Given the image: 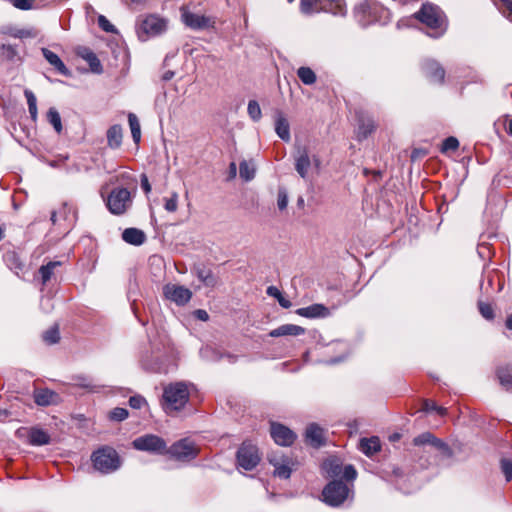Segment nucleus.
<instances>
[{
	"label": "nucleus",
	"instance_id": "1",
	"mask_svg": "<svg viewBox=\"0 0 512 512\" xmlns=\"http://www.w3.org/2000/svg\"><path fill=\"white\" fill-rule=\"evenodd\" d=\"M188 386L183 382L170 383L163 388L161 406L165 413L172 414L182 410L189 401Z\"/></svg>",
	"mask_w": 512,
	"mask_h": 512
},
{
	"label": "nucleus",
	"instance_id": "2",
	"mask_svg": "<svg viewBox=\"0 0 512 512\" xmlns=\"http://www.w3.org/2000/svg\"><path fill=\"white\" fill-rule=\"evenodd\" d=\"M415 17L428 28L427 34L430 37L438 38L446 30L444 19L439 7L424 3L421 9L415 14Z\"/></svg>",
	"mask_w": 512,
	"mask_h": 512
},
{
	"label": "nucleus",
	"instance_id": "3",
	"mask_svg": "<svg viewBox=\"0 0 512 512\" xmlns=\"http://www.w3.org/2000/svg\"><path fill=\"white\" fill-rule=\"evenodd\" d=\"M323 501L332 507L342 505L347 499L353 496L352 487H349L341 480L330 481L322 491Z\"/></svg>",
	"mask_w": 512,
	"mask_h": 512
},
{
	"label": "nucleus",
	"instance_id": "4",
	"mask_svg": "<svg viewBox=\"0 0 512 512\" xmlns=\"http://www.w3.org/2000/svg\"><path fill=\"white\" fill-rule=\"evenodd\" d=\"M91 460L94 468L105 474L114 472L121 465V461L116 450L108 446H104L93 452Z\"/></svg>",
	"mask_w": 512,
	"mask_h": 512
},
{
	"label": "nucleus",
	"instance_id": "5",
	"mask_svg": "<svg viewBox=\"0 0 512 512\" xmlns=\"http://www.w3.org/2000/svg\"><path fill=\"white\" fill-rule=\"evenodd\" d=\"M300 10L306 15L328 12L333 15H344L341 0H301Z\"/></svg>",
	"mask_w": 512,
	"mask_h": 512
},
{
	"label": "nucleus",
	"instance_id": "6",
	"mask_svg": "<svg viewBox=\"0 0 512 512\" xmlns=\"http://www.w3.org/2000/svg\"><path fill=\"white\" fill-rule=\"evenodd\" d=\"M166 454H169L175 460L188 462L198 456L199 447L190 438H183L167 447Z\"/></svg>",
	"mask_w": 512,
	"mask_h": 512
},
{
	"label": "nucleus",
	"instance_id": "7",
	"mask_svg": "<svg viewBox=\"0 0 512 512\" xmlns=\"http://www.w3.org/2000/svg\"><path fill=\"white\" fill-rule=\"evenodd\" d=\"M106 205L112 214H124L132 205L131 192L126 188L113 189L107 197Z\"/></svg>",
	"mask_w": 512,
	"mask_h": 512
},
{
	"label": "nucleus",
	"instance_id": "8",
	"mask_svg": "<svg viewBox=\"0 0 512 512\" xmlns=\"http://www.w3.org/2000/svg\"><path fill=\"white\" fill-rule=\"evenodd\" d=\"M295 170L302 179H307L309 169L312 163L316 168L320 166V159L318 156H310L309 149L304 145H296L293 153Z\"/></svg>",
	"mask_w": 512,
	"mask_h": 512
},
{
	"label": "nucleus",
	"instance_id": "9",
	"mask_svg": "<svg viewBox=\"0 0 512 512\" xmlns=\"http://www.w3.org/2000/svg\"><path fill=\"white\" fill-rule=\"evenodd\" d=\"M322 467L330 478L342 476L346 481H354L357 477V471L353 465L343 467L340 459L336 457L325 460Z\"/></svg>",
	"mask_w": 512,
	"mask_h": 512
},
{
	"label": "nucleus",
	"instance_id": "10",
	"mask_svg": "<svg viewBox=\"0 0 512 512\" xmlns=\"http://www.w3.org/2000/svg\"><path fill=\"white\" fill-rule=\"evenodd\" d=\"M236 459L239 467L250 471L259 464L261 458L254 444L243 442L237 451Z\"/></svg>",
	"mask_w": 512,
	"mask_h": 512
},
{
	"label": "nucleus",
	"instance_id": "11",
	"mask_svg": "<svg viewBox=\"0 0 512 512\" xmlns=\"http://www.w3.org/2000/svg\"><path fill=\"white\" fill-rule=\"evenodd\" d=\"M133 447L139 451H146L153 454H166L167 443L165 440L154 434H146L133 441Z\"/></svg>",
	"mask_w": 512,
	"mask_h": 512
},
{
	"label": "nucleus",
	"instance_id": "12",
	"mask_svg": "<svg viewBox=\"0 0 512 512\" xmlns=\"http://www.w3.org/2000/svg\"><path fill=\"white\" fill-rule=\"evenodd\" d=\"M181 19L187 27L193 30H205L213 28L215 24L213 18L193 13L186 7L181 8Z\"/></svg>",
	"mask_w": 512,
	"mask_h": 512
},
{
	"label": "nucleus",
	"instance_id": "13",
	"mask_svg": "<svg viewBox=\"0 0 512 512\" xmlns=\"http://www.w3.org/2000/svg\"><path fill=\"white\" fill-rule=\"evenodd\" d=\"M167 28V23L163 18L156 15H149L145 17L139 25L138 33L140 37L143 35L154 37L163 33Z\"/></svg>",
	"mask_w": 512,
	"mask_h": 512
},
{
	"label": "nucleus",
	"instance_id": "14",
	"mask_svg": "<svg viewBox=\"0 0 512 512\" xmlns=\"http://www.w3.org/2000/svg\"><path fill=\"white\" fill-rule=\"evenodd\" d=\"M164 296L177 305H185L192 297V292L184 286L167 284L163 288Z\"/></svg>",
	"mask_w": 512,
	"mask_h": 512
},
{
	"label": "nucleus",
	"instance_id": "15",
	"mask_svg": "<svg viewBox=\"0 0 512 512\" xmlns=\"http://www.w3.org/2000/svg\"><path fill=\"white\" fill-rule=\"evenodd\" d=\"M270 433L275 443L280 446H290L296 439L292 430L279 423H271Z\"/></svg>",
	"mask_w": 512,
	"mask_h": 512
},
{
	"label": "nucleus",
	"instance_id": "16",
	"mask_svg": "<svg viewBox=\"0 0 512 512\" xmlns=\"http://www.w3.org/2000/svg\"><path fill=\"white\" fill-rule=\"evenodd\" d=\"M268 460L270 464L274 466V475L283 479H288L290 477L292 472V461L289 458L270 455L268 456Z\"/></svg>",
	"mask_w": 512,
	"mask_h": 512
},
{
	"label": "nucleus",
	"instance_id": "17",
	"mask_svg": "<svg viewBox=\"0 0 512 512\" xmlns=\"http://www.w3.org/2000/svg\"><path fill=\"white\" fill-rule=\"evenodd\" d=\"M296 314L305 318H325L329 316V309L323 304H312L307 307L299 308Z\"/></svg>",
	"mask_w": 512,
	"mask_h": 512
},
{
	"label": "nucleus",
	"instance_id": "18",
	"mask_svg": "<svg viewBox=\"0 0 512 512\" xmlns=\"http://www.w3.org/2000/svg\"><path fill=\"white\" fill-rule=\"evenodd\" d=\"M34 401L39 406H49L57 404L59 401V395L49 389H36L33 393Z\"/></svg>",
	"mask_w": 512,
	"mask_h": 512
},
{
	"label": "nucleus",
	"instance_id": "19",
	"mask_svg": "<svg viewBox=\"0 0 512 512\" xmlns=\"http://www.w3.org/2000/svg\"><path fill=\"white\" fill-rule=\"evenodd\" d=\"M275 132L283 141L289 142L291 140L289 122L279 110L275 112Z\"/></svg>",
	"mask_w": 512,
	"mask_h": 512
},
{
	"label": "nucleus",
	"instance_id": "20",
	"mask_svg": "<svg viewBox=\"0 0 512 512\" xmlns=\"http://www.w3.org/2000/svg\"><path fill=\"white\" fill-rule=\"evenodd\" d=\"M306 440L314 448L324 445V430L315 423L310 424L306 429Z\"/></svg>",
	"mask_w": 512,
	"mask_h": 512
},
{
	"label": "nucleus",
	"instance_id": "21",
	"mask_svg": "<svg viewBox=\"0 0 512 512\" xmlns=\"http://www.w3.org/2000/svg\"><path fill=\"white\" fill-rule=\"evenodd\" d=\"M424 70L427 75V77L433 81L442 83L445 77V71L444 69L435 61L433 60H427L424 63Z\"/></svg>",
	"mask_w": 512,
	"mask_h": 512
},
{
	"label": "nucleus",
	"instance_id": "22",
	"mask_svg": "<svg viewBox=\"0 0 512 512\" xmlns=\"http://www.w3.org/2000/svg\"><path fill=\"white\" fill-rule=\"evenodd\" d=\"M42 55L47 60V62L53 66L61 75L69 76L70 72L63 63V61L60 59V57L49 50L48 48H42Z\"/></svg>",
	"mask_w": 512,
	"mask_h": 512
},
{
	"label": "nucleus",
	"instance_id": "23",
	"mask_svg": "<svg viewBox=\"0 0 512 512\" xmlns=\"http://www.w3.org/2000/svg\"><path fill=\"white\" fill-rule=\"evenodd\" d=\"M195 274L198 279L207 287H215L218 283V278L213 274L212 270L204 265H197L194 268Z\"/></svg>",
	"mask_w": 512,
	"mask_h": 512
},
{
	"label": "nucleus",
	"instance_id": "24",
	"mask_svg": "<svg viewBox=\"0 0 512 512\" xmlns=\"http://www.w3.org/2000/svg\"><path fill=\"white\" fill-rule=\"evenodd\" d=\"M305 329L301 326L294 324H284L279 326L276 329H273L269 335L271 337H280V336H299L304 334Z\"/></svg>",
	"mask_w": 512,
	"mask_h": 512
},
{
	"label": "nucleus",
	"instance_id": "25",
	"mask_svg": "<svg viewBox=\"0 0 512 512\" xmlns=\"http://www.w3.org/2000/svg\"><path fill=\"white\" fill-rule=\"evenodd\" d=\"M496 376L505 390H512V364L499 366L496 369Z\"/></svg>",
	"mask_w": 512,
	"mask_h": 512
},
{
	"label": "nucleus",
	"instance_id": "26",
	"mask_svg": "<svg viewBox=\"0 0 512 512\" xmlns=\"http://www.w3.org/2000/svg\"><path fill=\"white\" fill-rule=\"evenodd\" d=\"M122 239L131 245H142L146 240L145 233L137 228H127L122 233Z\"/></svg>",
	"mask_w": 512,
	"mask_h": 512
},
{
	"label": "nucleus",
	"instance_id": "27",
	"mask_svg": "<svg viewBox=\"0 0 512 512\" xmlns=\"http://www.w3.org/2000/svg\"><path fill=\"white\" fill-rule=\"evenodd\" d=\"M107 145L111 149H118L122 144L123 130L118 124L112 125L107 130Z\"/></svg>",
	"mask_w": 512,
	"mask_h": 512
},
{
	"label": "nucleus",
	"instance_id": "28",
	"mask_svg": "<svg viewBox=\"0 0 512 512\" xmlns=\"http://www.w3.org/2000/svg\"><path fill=\"white\" fill-rule=\"evenodd\" d=\"M29 443L33 446H43L50 443V435L40 428H32L28 434Z\"/></svg>",
	"mask_w": 512,
	"mask_h": 512
},
{
	"label": "nucleus",
	"instance_id": "29",
	"mask_svg": "<svg viewBox=\"0 0 512 512\" xmlns=\"http://www.w3.org/2000/svg\"><path fill=\"white\" fill-rule=\"evenodd\" d=\"M359 448L365 455L372 456L381 448L379 438H362L359 443Z\"/></svg>",
	"mask_w": 512,
	"mask_h": 512
},
{
	"label": "nucleus",
	"instance_id": "30",
	"mask_svg": "<svg viewBox=\"0 0 512 512\" xmlns=\"http://www.w3.org/2000/svg\"><path fill=\"white\" fill-rule=\"evenodd\" d=\"M375 128L376 125L371 118H360L357 131L358 140L366 139Z\"/></svg>",
	"mask_w": 512,
	"mask_h": 512
},
{
	"label": "nucleus",
	"instance_id": "31",
	"mask_svg": "<svg viewBox=\"0 0 512 512\" xmlns=\"http://www.w3.org/2000/svg\"><path fill=\"white\" fill-rule=\"evenodd\" d=\"M240 177L248 182L254 179L256 174V166L253 161L243 160L239 164Z\"/></svg>",
	"mask_w": 512,
	"mask_h": 512
},
{
	"label": "nucleus",
	"instance_id": "32",
	"mask_svg": "<svg viewBox=\"0 0 512 512\" xmlns=\"http://www.w3.org/2000/svg\"><path fill=\"white\" fill-rule=\"evenodd\" d=\"M62 262L60 261H50L46 265H42L39 268V274L41 276L42 284L45 285L48 281H50L54 275V270L57 267H60Z\"/></svg>",
	"mask_w": 512,
	"mask_h": 512
},
{
	"label": "nucleus",
	"instance_id": "33",
	"mask_svg": "<svg viewBox=\"0 0 512 512\" xmlns=\"http://www.w3.org/2000/svg\"><path fill=\"white\" fill-rule=\"evenodd\" d=\"M128 122L132 134L133 141L138 144L141 139V127L137 116L134 113L128 114Z\"/></svg>",
	"mask_w": 512,
	"mask_h": 512
},
{
	"label": "nucleus",
	"instance_id": "34",
	"mask_svg": "<svg viewBox=\"0 0 512 512\" xmlns=\"http://www.w3.org/2000/svg\"><path fill=\"white\" fill-rule=\"evenodd\" d=\"M297 76L305 85H312L317 79L315 72L309 67H300L297 70Z\"/></svg>",
	"mask_w": 512,
	"mask_h": 512
},
{
	"label": "nucleus",
	"instance_id": "35",
	"mask_svg": "<svg viewBox=\"0 0 512 512\" xmlns=\"http://www.w3.org/2000/svg\"><path fill=\"white\" fill-rule=\"evenodd\" d=\"M47 119L48 122L53 126L55 131L60 134L63 130L61 117L59 112L54 108L51 107L47 112Z\"/></svg>",
	"mask_w": 512,
	"mask_h": 512
},
{
	"label": "nucleus",
	"instance_id": "36",
	"mask_svg": "<svg viewBox=\"0 0 512 512\" xmlns=\"http://www.w3.org/2000/svg\"><path fill=\"white\" fill-rule=\"evenodd\" d=\"M370 10V5L368 2H362L355 8V14L358 19V21L363 25L369 24V20L365 19L366 13H368Z\"/></svg>",
	"mask_w": 512,
	"mask_h": 512
},
{
	"label": "nucleus",
	"instance_id": "37",
	"mask_svg": "<svg viewBox=\"0 0 512 512\" xmlns=\"http://www.w3.org/2000/svg\"><path fill=\"white\" fill-rule=\"evenodd\" d=\"M247 112L250 118L257 122L261 119L262 112L259 103L256 100H250L248 102Z\"/></svg>",
	"mask_w": 512,
	"mask_h": 512
},
{
	"label": "nucleus",
	"instance_id": "38",
	"mask_svg": "<svg viewBox=\"0 0 512 512\" xmlns=\"http://www.w3.org/2000/svg\"><path fill=\"white\" fill-rule=\"evenodd\" d=\"M422 410L427 413L436 412L439 415L446 414V408L438 406L434 401L431 400H425L423 402Z\"/></svg>",
	"mask_w": 512,
	"mask_h": 512
},
{
	"label": "nucleus",
	"instance_id": "39",
	"mask_svg": "<svg viewBox=\"0 0 512 512\" xmlns=\"http://www.w3.org/2000/svg\"><path fill=\"white\" fill-rule=\"evenodd\" d=\"M59 339H60L59 330L56 326L48 329L43 334V340L47 344H50V345L56 344L59 341Z\"/></svg>",
	"mask_w": 512,
	"mask_h": 512
},
{
	"label": "nucleus",
	"instance_id": "40",
	"mask_svg": "<svg viewBox=\"0 0 512 512\" xmlns=\"http://www.w3.org/2000/svg\"><path fill=\"white\" fill-rule=\"evenodd\" d=\"M85 60L89 63L91 70L95 73H100L102 71V66L100 60L93 52H88L84 56Z\"/></svg>",
	"mask_w": 512,
	"mask_h": 512
},
{
	"label": "nucleus",
	"instance_id": "41",
	"mask_svg": "<svg viewBox=\"0 0 512 512\" xmlns=\"http://www.w3.org/2000/svg\"><path fill=\"white\" fill-rule=\"evenodd\" d=\"M98 25L99 27L107 32L112 34H117L118 30L117 28L109 22V20L104 15H99L98 17Z\"/></svg>",
	"mask_w": 512,
	"mask_h": 512
},
{
	"label": "nucleus",
	"instance_id": "42",
	"mask_svg": "<svg viewBox=\"0 0 512 512\" xmlns=\"http://www.w3.org/2000/svg\"><path fill=\"white\" fill-rule=\"evenodd\" d=\"M432 440H434V435L430 432H424L413 439V444L415 446L430 445Z\"/></svg>",
	"mask_w": 512,
	"mask_h": 512
},
{
	"label": "nucleus",
	"instance_id": "43",
	"mask_svg": "<svg viewBox=\"0 0 512 512\" xmlns=\"http://www.w3.org/2000/svg\"><path fill=\"white\" fill-rule=\"evenodd\" d=\"M459 147V141L455 137L446 138L441 147V152L455 151Z\"/></svg>",
	"mask_w": 512,
	"mask_h": 512
},
{
	"label": "nucleus",
	"instance_id": "44",
	"mask_svg": "<svg viewBox=\"0 0 512 512\" xmlns=\"http://www.w3.org/2000/svg\"><path fill=\"white\" fill-rule=\"evenodd\" d=\"M478 308H479V312L485 319L492 320L494 318V311L490 304L484 303V302H479Z\"/></svg>",
	"mask_w": 512,
	"mask_h": 512
},
{
	"label": "nucleus",
	"instance_id": "45",
	"mask_svg": "<svg viewBox=\"0 0 512 512\" xmlns=\"http://www.w3.org/2000/svg\"><path fill=\"white\" fill-rule=\"evenodd\" d=\"M128 410L121 407H116L110 412V419L115 421H123L128 417Z\"/></svg>",
	"mask_w": 512,
	"mask_h": 512
},
{
	"label": "nucleus",
	"instance_id": "46",
	"mask_svg": "<svg viewBox=\"0 0 512 512\" xmlns=\"http://www.w3.org/2000/svg\"><path fill=\"white\" fill-rule=\"evenodd\" d=\"M288 205V194L285 188H279L277 196V206L279 210L286 209Z\"/></svg>",
	"mask_w": 512,
	"mask_h": 512
},
{
	"label": "nucleus",
	"instance_id": "47",
	"mask_svg": "<svg viewBox=\"0 0 512 512\" xmlns=\"http://www.w3.org/2000/svg\"><path fill=\"white\" fill-rule=\"evenodd\" d=\"M165 209L168 212H175L178 208V194L176 192L172 193L170 198L165 199Z\"/></svg>",
	"mask_w": 512,
	"mask_h": 512
},
{
	"label": "nucleus",
	"instance_id": "48",
	"mask_svg": "<svg viewBox=\"0 0 512 512\" xmlns=\"http://www.w3.org/2000/svg\"><path fill=\"white\" fill-rule=\"evenodd\" d=\"M501 470L506 478V481L512 480V461L508 459L501 460Z\"/></svg>",
	"mask_w": 512,
	"mask_h": 512
},
{
	"label": "nucleus",
	"instance_id": "49",
	"mask_svg": "<svg viewBox=\"0 0 512 512\" xmlns=\"http://www.w3.org/2000/svg\"><path fill=\"white\" fill-rule=\"evenodd\" d=\"M35 0H12L10 3L19 10H30Z\"/></svg>",
	"mask_w": 512,
	"mask_h": 512
},
{
	"label": "nucleus",
	"instance_id": "50",
	"mask_svg": "<svg viewBox=\"0 0 512 512\" xmlns=\"http://www.w3.org/2000/svg\"><path fill=\"white\" fill-rule=\"evenodd\" d=\"M77 386L88 389L91 392H95L98 390L100 386L92 384V382L84 377L77 378Z\"/></svg>",
	"mask_w": 512,
	"mask_h": 512
},
{
	"label": "nucleus",
	"instance_id": "51",
	"mask_svg": "<svg viewBox=\"0 0 512 512\" xmlns=\"http://www.w3.org/2000/svg\"><path fill=\"white\" fill-rule=\"evenodd\" d=\"M129 405L133 409H140L144 405H147V401H146V399L144 397H142L140 395H135V396L130 397Z\"/></svg>",
	"mask_w": 512,
	"mask_h": 512
},
{
	"label": "nucleus",
	"instance_id": "52",
	"mask_svg": "<svg viewBox=\"0 0 512 512\" xmlns=\"http://www.w3.org/2000/svg\"><path fill=\"white\" fill-rule=\"evenodd\" d=\"M430 445L434 446L438 450H441V451H443L445 453L449 452L448 445L445 442H443L441 439H439V438H437L435 436H434V440H432V443H430Z\"/></svg>",
	"mask_w": 512,
	"mask_h": 512
},
{
	"label": "nucleus",
	"instance_id": "53",
	"mask_svg": "<svg viewBox=\"0 0 512 512\" xmlns=\"http://www.w3.org/2000/svg\"><path fill=\"white\" fill-rule=\"evenodd\" d=\"M24 95L26 97V100H27V104L28 106L30 105H36L37 104V100H36V97L34 95V93L28 89H26L24 91Z\"/></svg>",
	"mask_w": 512,
	"mask_h": 512
},
{
	"label": "nucleus",
	"instance_id": "54",
	"mask_svg": "<svg viewBox=\"0 0 512 512\" xmlns=\"http://www.w3.org/2000/svg\"><path fill=\"white\" fill-rule=\"evenodd\" d=\"M141 187L146 194L150 193L151 185L149 183V180H148V177L146 176V174L141 175Z\"/></svg>",
	"mask_w": 512,
	"mask_h": 512
},
{
	"label": "nucleus",
	"instance_id": "55",
	"mask_svg": "<svg viewBox=\"0 0 512 512\" xmlns=\"http://www.w3.org/2000/svg\"><path fill=\"white\" fill-rule=\"evenodd\" d=\"M266 293L269 296L274 297L276 299H278L282 295L281 291L275 286H269L266 290Z\"/></svg>",
	"mask_w": 512,
	"mask_h": 512
},
{
	"label": "nucleus",
	"instance_id": "56",
	"mask_svg": "<svg viewBox=\"0 0 512 512\" xmlns=\"http://www.w3.org/2000/svg\"><path fill=\"white\" fill-rule=\"evenodd\" d=\"M195 316L202 321H207L209 319V315L205 310L198 309L195 311Z\"/></svg>",
	"mask_w": 512,
	"mask_h": 512
},
{
	"label": "nucleus",
	"instance_id": "57",
	"mask_svg": "<svg viewBox=\"0 0 512 512\" xmlns=\"http://www.w3.org/2000/svg\"><path fill=\"white\" fill-rule=\"evenodd\" d=\"M28 110L31 116V119L35 122L37 120V104L28 106Z\"/></svg>",
	"mask_w": 512,
	"mask_h": 512
},
{
	"label": "nucleus",
	"instance_id": "58",
	"mask_svg": "<svg viewBox=\"0 0 512 512\" xmlns=\"http://www.w3.org/2000/svg\"><path fill=\"white\" fill-rule=\"evenodd\" d=\"M277 301L280 304V306H282L283 308H290L292 305L291 302L289 300H287L283 295H281L277 299Z\"/></svg>",
	"mask_w": 512,
	"mask_h": 512
},
{
	"label": "nucleus",
	"instance_id": "59",
	"mask_svg": "<svg viewBox=\"0 0 512 512\" xmlns=\"http://www.w3.org/2000/svg\"><path fill=\"white\" fill-rule=\"evenodd\" d=\"M237 174V167H236V164L234 162L230 163L229 165V175H230V178H234Z\"/></svg>",
	"mask_w": 512,
	"mask_h": 512
},
{
	"label": "nucleus",
	"instance_id": "60",
	"mask_svg": "<svg viewBox=\"0 0 512 512\" xmlns=\"http://www.w3.org/2000/svg\"><path fill=\"white\" fill-rule=\"evenodd\" d=\"M503 5L507 8L509 13L512 15V0H500Z\"/></svg>",
	"mask_w": 512,
	"mask_h": 512
},
{
	"label": "nucleus",
	"instance_id": "61",
	"mask_svg": "<svg viewBox=\"0 0 512 512\" xmlns=\"http://www.w3.org/2000/svg\"><path fill=\"white\" fill-rule=\"evenodd\" d=\"M505 326L507 329L512 330V314L507 317Z\"/></svg>",
	"mask_w": 512,
	"mask_h": 512
},
{
	"label": "nucleus",
	"instance_id": "62",
	"mask_svg": "<svg viewBox=\"0 0 512 512\" xmlns=\"http://www.w3.org/2000/svg\"><path fill=\"white\" fill-rule=\"evenodd\" d=\"M173 75H174V73H173V72L168 71V72H166V73L164 74V77H163V78H164V80H170V79L173 77Z\"/></svg>",
	"mask_w": 512,
	"mask_h": 512
},
{
	"label": "nucleus",
	"instance_id": "63",
	"mask_svg": "<svg viewBox=\"0 0 512 512\" xmlns=\"http://www.w3.org/2000/svg\"><path fill=\"white\" fill-rule=\"evenodd\" d=\"M56 215H57L56 211H53L51 213V221H52L53 224L56 223Z\"/></svg>",
	"mask_w": 512,
	"mask_h": 512
},
{
	"label": "nucleus",
	"instance_id": "64",
	"mask_svg": "<svg viewBox=\"0 0 512 512\" xmlns=\"http://www.w3.org/2000/svg\"><path fill=\"white\" fill-rule=\"evenodd\" d=\"M508 132H509L510 135H512V120L509 121Z\"/></svg>",
	"mask_w": 512,
	"mask_h": 512
}]
</instances>
